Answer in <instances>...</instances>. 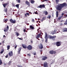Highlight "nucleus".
<instances>
[{
  "label": "nucleus",
  "instance_id": "1",
  "mask_svg": "<svg viewBox=\"0 0 67 67\" xmlns=\"http://www.w3.org/2000/svg\"><path fill=\"white\" fill-rule=\"evenodd\" d=\"M66 6L67 5H66V3H64L62 4L59 3L58 5H56V8L57 10L60 11L62 10L63 8H64V7H66Z\"/></svg>",
  "mask_w": 67,
  "mask_h": 67
},
{
  "label": "nucleus",
  "instance_id": "2",
  "mask_svg": "<svg viewBox=\"0 0 67 67\" xmlns=\"http://www.w3.org/2000/svg\"><path fill=\"white\" fill-rule=\"evenodd\" d=\"M43 67H48V63L46 62H45L43 64Z\"/></svg>",
  "mask_w": 67,
  "mask_h": 67
},
{
  "label": "nucleus",
  "instance_id": "3",
  "mask_svg": "<svg viewBox=\"0 0 67 67\" xmlns=\"http://www.w3.org/2000/svg\"><path fill=\"white\" fill-rule=\"evenodd\" d=\"M9 26L7 25L6 27L4 28V31L5 32H7L9 30Z\"/></svg>",
  "mask_w": 67,
  "mask_h": 67
},
{
  "label": "nucleus",
  "instance_id": "4",
  "mask_svg": "<svg viewBox=\"0 0 67 67\" xmlns=\"http://www.w3.org/2000/svg\"><path fill=\"white\" fill-rule=\"evenodd\" d=\"M49 53L51 54H55L56 53V51H54V50H51L49 51Z\"/></svg>",
  "mask_w": 67,
  "mask_h": 67
},
{
  "label": "nucleus",
  "instance_id": "5",
  "mask_svg": "<svg viewBox=\"0 0 67 67\" xmlns=\"http://www.w3.org/2000/svg\"><path fill=\"white\" fill-rule=\"evenodd\" d=\"M9 21L11 23H13V24H14V23H16V20H14L13 21L12 19H10Z\"/></svg>",
  "mask_w": 67,
  "mask_h": 67
},
{
  "label": "nucleus",
  "instance_id": "6",
  "mask_svg": "<svg viewBox=\"0 0 67 67\" xmlns=\"http://www.w3.org/2000/svg\"><path fill=\"white\" fill-rule=\"evenodd\" d=\"M27 48L29 51H31L32 49V47L31 45H29L27 47Z\"/></svg>",
  "mask_w": 67,
  "mask_h": 67
},
{
  "label": "nucleus",
  "instance_id": "7",
  "mask_svg": "<svg viewBox=\"0 0 67 67\" xmlns=\"http://www.w3.org/2000/svg\"><path fill=\"white\" fill-rule=\"evenodd\" d=\"M8 54L10 57L13 56V51H11L10 52H9L8 53Z\"/></svg>",
  "mask_w": 67,
  "mask_h": 67
},
{
  "label": "nucleus",
  "instance_id": "8",
  "mask_svg": "<svg viewBox=\"0 0 67 67\" xmlns=\"http://www.w3.org/2000/svg\"><path fill=\"white\" fill-rule=\"evenodd\" d=\"M56 36H48V37L49 38L51 39L52 38V39H55V38H56Z\"/></svg>",
  "mask_w": 67,
  "mask_h": 67
},
{
  "label": "nucleus",
  "instance_id": "9",
  "mask_svg": "<svg viewBox=\"0 0 67 67\" xmlns=\"http://www.w3.org/2000/svg\"><path fill=\"white\" fill-rule=\"evenodd\" d=\"M41 33L42 32L41 31V33H40L39 34L37 35V36H36V38H37V39H38V40H39V39H38V38L40 37L41 36Z\"/></svg>",
  "mask_w": 67,
  "mask_h": 67
},
{
  "label": "nucleus",
  "instance_id": "10",
  "mask_svg": "<svg viewBox=\"0 0 67 67\" xmlns=\"http://www.w3.org/2000/svg\"><path fill=\"white\" fill-rule=\"evenodd\" d=\"M42 60H45L46 59H47V57L46 56H43L42 57Z\"/></svg>",
  "mask_w": 67,
  "mask_h": 67
},
{
  "label": "nucleus",
  "instance_id": "11",
  "mask_svg": "<svg viewBox=\"0 0 67 67\" xmlns=\"http://www.w3.org/2000/svg\"><path fill=\"white\" fill-rule=\"evenodd\" d=\"M56 44L57 46H60L61 45V43H60V42H57L56 43Z\"/></svg>",
  "mask_w": 67,
  "mask_h": 67
},
{
  "label": "nucleus",
  "instance_id": "12",
  "mask_svg": "<svg viewBox=\"0 0 67 67\" xmlns=\"http://www.w3.org/2000/svg\"><path fill=\"white\" fill-rule=\"evenodd\" d=\"M45 5L43 4L42 5H40L39 6H38V8H44L45 7Z\"/></svg>",
  "mask_w": 67,
  "mask_h": 67
},
{
  "label": "nucleus",
  "instance_id": "13",
  "mask_svg": "<svg viewBox=\"0 0 67 67\" xmlns=\"http://www.w3.org/2000/svg\"><path fill=\"white\" fill-rule=\"evenodd\" d=\"M25 3L26 4H27V5H28L29 7H30V2H29V1H26Z\"/></svg>",
  "mask_w": 67,
  "mask_h": 67
},
{
  "label": "nucleus",
  "instance_id": "14",
  "mask_svg": "<svg viewBox=\"0 0 67 67\" xmlns=\"http://www.w3.org/2000/svg\"><path fill=\"white\" fill-rule=\"evenodd\" d=\"M22 49V48H19L18 49V54H21V51Z\"/></svg>",
  "mask_w": 67,
  "mask_h": 67
},
{
  "label": "nucleus",
  "instance_id": "15",
  "mask_svg": "<svg viewBox=\"0 0 67 67\" xmlns=\"http://www.w3.org/2000/svg\"><path fill=\"white\" fill-rule=\"evenodd\" d=\"M9 4V2H7V3L4 4H3V5L4 8H5V7H6L7 5H8V4Z\"/></svg>",
  "mask_w": 67,
  "mask_h": 67
},
{
  "label": "nucleus",
  "instance_id": "16",
  "mask_svg": "<svg viewBox=\"0 0 67 67\" xmlns=\"http://www.w3.org/2000/svg\"><path fill=\"white\" fill-rule=\"evenodd\" d=\"M34 27L33 26L30 25L29 30H34Z\"/></svg>",
  "mask_w": 67,
  "mask_h": 67
},
{
  "label": "nucleus",
  "instance_id": "17",
  "mask_svg": "<svg viewBox=\"0 0 67 67\" xmlns=\"http://www.w3.org/2000/svg\"><path fill=\"white\" fill-rule=\"evenodd\" d=\"M45 39H48V35H47V34L46 32L45 33Z\"/></svg>",
  "mask_w": 67,
  "mask_h": 67
},
{
  "label": "nucleus",
  "instance_id": "18",
  "mask_svg": "<svg viewBox=\"0 0 67 67\" xmlns=\"http://www.w3.org/2000/svg\"><path fill=\"white\" fill-rule=\"evenodd\" d=\"M22 47L23 48H24V49H26L27 48V46H26V45H24V44H22Z\"/></svg>",
  "mask_w": 67,
  "mask_h": 67
},
{
  "label": "nucleus",
  "instance_id": "19",
  "mask_svg": "<svg viewBox=\"0 0 67 67\" xmlns=\"http://www.w3.org/2000/svg\"><path fill=\"white\" fill-rule=\"evenodd\" d=\"M62 31L63 32H67V28H64L62 29Z\"/></svg>",
  "mask_w": 67,
  "mask_h": 67
},
{
  "label": "nucleus",
  "instance_id": "20",
  "mask_svg": "<svg viewBox=\"0 0 67 67\" xmlns=\"http://www.w3.org/2000/svg\"><path fill=\"white\" fill-rule=\"evenodd\" d=\"M43 13L45 14L46 15H47L48 14V12H47L46 10L44 11L43 12Z\"/></svg>",
  "mask_w": 67,
  "mask_h": 67
},
{
  "label": "nucleus",
  "instance_id": "21",
  "mask_svg": "<svg viewBox=\"0 0 67 67\" xmlns=\"http://www.w3.org/2000/svg\"><path fill=\"white\" fill-rule=\"evenodd\" d=\"M59 13V12L57 11L56 12V15L57 18H58V16L59 15V14L58 13Z\"/></svg>",
  "mask_w": 67,
  "mask_h": 67
},
{
  "label": "nucleus",
  "instance_id": "22",
  "mask_svg": "<svg viewBox=\"0 0 67 67\" xmlns=\"http://www.w3.org/2000/svg\"><path fill=\"white\" fill-rule=\"evenodd\" d=\"M47 19H50L51 18V15H48V16L47 17Z\"/></svg>",
  "mask_w": 67,
  "mask_h": 67
},
{
  "label": "nucleus",
  "instance_id": "23",
  "mask_svg": "<svg viewBox=\"0 0 67 67\" xmlns=\"http://www.w3.org/2000/svg\"><path fill=\"white\" fill-rule=\"evenodd\" d=\"M30 2L32 4H33L35 2V1L33 0H30Z\"/></svg>",
  "mask_w": 67,
  "mask_h": 67
},
{
  "label": "nucleus",
  "instance_id": "24",
  "mask_svg": "<svg viewBox=\"0 0 67 67\" xmlns=\"http://www.w3.org/2000/svg\"><path fill=\"white\" fill-rule=\"evenodd\" d=\"M40 48V49H42V48H43V45H42V44H41Z\"/></svg>",
  "mask_w": 67,
  "mask_h": 67
},
{
  "label": "nucleus",
  "instance_id": "25",
  "mask_svg": "<svg viewBox=\"0 0 67 67\" xmlns=\"http://www.w3.org/2000/svg\"><path fill=\"white\" fill-rule=\"evenodd\" d=\"M7 50H9V49H10V46L8 45L7 46Z\"/></svg>",
  "mask_w": 67,
  "mask_h": 67
},
{
  "label": "nucleus",
  "instance_id": "26",
  "mask_svg": "<svg viewBox=\"0 0 67 67\" xmlns=\"http://www.w3.org/2000/svg\"><path fill=\"white\" fill-rule=\"evenodd\" d=\"M19 5H20V4H17L15 6L16 8H19Z\"/></svg>",
  "mask_w": 67,
  "mask_h": 67
},
{
  "label": "nucleus",
  "instance_id": "27",
  "mask_svg": "<svg viewBox=\"0 0 67 67\" xmlns=\"http://www.w3.org/2000/svg\"><path fill=\"white\" fill-rule=\"evenodd\" d=\"M33 54L34 55H36V52L35 51L33 53Z\"/></svg>",
  "mask_w": 67,
  "mask_h": 67
},
{
  "label": "nucleus",
  "instance_id": "28",
  "mask_svg": "<svg viewBox=\"0 0 67 67\" xmlns=\"http://www.w3.org/2000/svg\"><path fill=\"white\" fill-rule=\"evenodd\" d=\"M8 11V10L7 9V8H5V11L6 13H7V11Z\"/></svg>",
  "mask_w": 67,
  "mask_h": 67
},
{
  "label": "nucleus",
  "instance_id": "29",
  "mask_svg": "<svg viewBox=\"0 0 67 67\" xmlns=\"http://www.w3.org/2000/svg\"><path fill=\"white\" fill-rule=\"evenodd\" d=\"M64 25H67V19H66V21L64 23Z\"/></svg>",
  "mask_w": 67,
  "mask_h": 67
},
{
  "label": "nucleus",
  "instance_id": "30",
  "mask_svg": "<svg viewBox=\"0 0 67 67\" xmlns=\"http://www.w3.org/2000/svg\"><path fill=\"white\" fill-rule=\"evenodd\" d=\"M62 16H60L58 18V20L59 21L60 20L62 19Z\"/></svg>",
  "mask_w": 67,
  "mask_h": 67
},
{
  "label": "nucleus",
  "instance_id": "31",
  "mask_svg": "<svg viewBox=\"0 0 67 67\" xmlns=\"http://www.w3.org/2000/svg\"><path fill=\"white\" fill-rule=\"evenodd\" d=\"M4 52V49H2V51H1L0 52L1 54H2L3 53V52Z\"/></svg>",
  "mask_w": 67,
  "mask_h": 67
},
{
  "label": "nucleus",
  "instance_id": "32",
  "mask_svg": "<svg viewBox=\"0 0 67 67\" xmlns=\"http://www.w3.org/2000/svg\"><path fill=\"white\" fill-rule=\"evenodd\" d=\"M2 60L1 59H0V65H1L2 64Z\"/></svg>",
  "mask_w": 67,
  "mask_h": 67
},
{
  "label": "nucleus",
  "instance_id": "33",
  "mask_svg": "<svg viewBox=\"0 0 67 67\" xmlns=\"http://www.w3.org/2000/svg\"><path fill=\"white\" fill-rule=\"evenodd\" d=\"M8 21V20L6 19V20H5L4 21V22H5V23H7V21Z\"/></svg>",
  "mask_w": 67,
  "mask_h": 67
},
{
  "label": "nucleus",
  "instance_id": "34",
  "mask_svg": "<svg viewBox=\"0 0 67 67\" xmlns=\"http://www.w3.org/2000/svg\"><path fill=\"white\" fill-rule=\"evenodd\" d=\"M55 33L54 32V31H52L51 32V34H52V35H54V34H55Z\"/></svg>",
  "mask_w": 67,
  "mask_h": 67
},
{
  "label": "nucleus",
  "instance_id": "35",
  "mask_svg": "<svg viewBox=\"0 0 67 67\" xmlns=\"http://www.w3.org/2000/svg\"><path fill=\"white\" fill-rule=\"evenodd\" d=\"M12 62V61H9V63H8L9 64V65H10V64H11V63Z\"/></svg>",
  "mask_w": 67,
  "mask_h": 67
},
{
  "label": "nucleus",
  "instance_id": "36",
  "mask_svg": "<svg viewBox=\"0 0 67 67\" xmlns=\"http://www.w3.org/2000/svg\"><path fill=\"white\" fill-rule=\"evenodd\" d=\"M48 39H46V40H45V42L46 43H47V41L48 40Z\"/></svg>",
  "mask_w": 67,
  "mask_h": 67
},
{
  "label": "nucleus",
  "instance_id": "37",
  "mask_svg": "<svg viewBox=\"0 0 67 67\" xmlns=\"http://www.w3.org/2000/svg\"><path fill=\"white\" fill-rule=\"evenodd\" d=\"M16 35H17V36H18L19 35V33L17 32L16 33Z\"/></svg>",
  "mask_w": 67,
  "mask_h": 67
},
{
  "label": "nucleus",
  "instance_id": "38",
  "mask_svg": "<svg viewBox=\"0 0 67 67\" xmlns=\"http://www.w3.org/2000/svg\"><path fill=\"white\" fill-rule=\"evenodd\" d=\"M27 55H28V56H30H30H31V55L30 54H27Z\"/></svg>",
  "mask_w": 67,
  "mask_h": 67
},
{
  "label": "nucleus",
  "instance_id": "39",
  "mask_svg": "<svg viewBox=\"0 0 67 67\" xmlns=\"http://www.w3.org/2000/svg\"><path fill=\"white\" fill-rule=\"evenodd\" d=\"M8 56H9V55H8V54H7L5 56V58H8Z\"/></svg>",
  "mask_w": 67,
  "mask_h": 67
},
{
  "label": "nucleus",
  "instance_id": "40",
  "mask_svg": "<svg viewBox=\"0 0 67 67\" xmlns=\"http://www.w3.org/2000/svg\"><path fill=\"white\" fill-rule=\"evenodd\" d=\"M26 14L27 15H28V16H29V15H30V14H29V13H26Z\"/></svg>",
  "mask_w": 67,
  "mask_h": 67
},
{
  "label": "nucleus",
  "instance_id": "41",
  "mask_svg": "<svg viewBox=\"0 0 67 67\" xmlns=\"http://www.w3.org/2000/svg\"><path fill=\"white\" fill-rule=\"evenodd\" d=\"M55 1L57 3L59 2L58 0H55Z\"/></svg>",
  "mask_w": 67,
  "mask_h": 67
},
{
  "label": "nucleus",
  "instance_id": "42",
  "mask_svg": "<svg viewBox=\"0 0 67 67\" xmlns=\"http://www.w3.org/2000/svg\"><path fill=\"white\" fill-rule=\"evenodd\" d=\"M19 38V40H23V39L22 38Z\"/></svg>",
  "mask_w": 67,
  "mask_h": 67
},
{
  "label": "nucleus",
  "instance_id": "43",
  "mask_svg": "<svg viewBox=\"0 0 67 67\" xmlns=\"http://www.w3.org/2000/svg\"><path fill=\"white\" fill-rule=\"evenodd\" d=\"M17 1L19 3H20V2H21V1H20V0H18Z\"/></svg>",
  "mask_w": 67,
  "mask_h": 67
},
{
  "label": "nucleus",
  "instance_id": "44",
  "mask_svg": "<svg viewBox=\"0 0 67 67\" xmlns=\"http://www.w3.org/2000/svg\"><path fill=\"white\" fill-rule=\"evenodd\" d=\"M16 47H17V46L16 45V46H15L14 47V49H16Z\"/></svg>",
  "mask_w": 67,
  "mask_h": 67
},
{
  "label": "nucleus",
  "instance_id": "45",
  "mask_svg": "<svg viewBox=\"0 0 67 67\" xmlns=\"http://www.w3.org/2000/svg\"><path fill=\"white\" fill-rule=\"evenodd\" d=\"M64 13H62V15L61 16H62H62H63V15H64Z\"/></svg>",
  "mask_w": 67,
  "mask_h": 67
},
{
  "label": "nucleus",
  "instance_id": "46",
  "mask_svg": "<svg viewBox=\"0 0 67 67\" xmlns=\"http://www.w3.org/2000/svg\"><path fill=\"white\" fill-rule=\"evenodd\" d=\"M63 23H60V25H63Z\"/></svg>",
  "mask_w": 67,
  "mask_h": 67
},
{
  "label": "nucleus",
  "instance_id": "47",
  "mask_svg": "<svg viewBox=\"0 0 67 67\" xmlns=\"http://www.w3.org/2000/svg\"><path fill=\"white\" fill-rule=\"evenodd\" d=\"M25 17H27V14H25Z\"/></svg>",
  "mask_w": 67,
  "mask_h": 67
},
{
  "label": "nucleus",
  "instance_id": "48",
  "mask_svg": "<svg viewBox=\"0 0 67 67\" xmlns=\"http://www.w3.org/2000/svg\"><path fill=\"white\" fill-rule=\"evenodd\" d=\"M45 18L43 17L42 19V20L44 21V20H45Z\"/></svg>",
  "mask_w": 67,
  "mask_h": 67
},
{
  "label": "nucleus",
  "instance_id": "49",
  "mask_svg": "<svg viewBox=\"0 0 67 67\" xmlns=\"http://www.w3.org/2000/svg\"><path fill=\"white\" fill-rule=\"evenodd\" d=\"M35 14H38V13H37V12H35Z\"/></svg>",
  "mask_w": 67,
  "mask_h": 67
},
{
  "label": "nucleus",
  "instance_id": "50",
  "mask_svg": "<svg viewBox=\"0 0 67 67\" xmlns=\"http://www.w3.org/2000/svg\"><path fill=\"white\" fill-rule=\"evenodd\" d=\"M17 67H23V66H18Z\"/></svg>",
  "mask_w": 67,
  "mask_h": 67
},
{
  "label": "nucleus",
  "instance_id": "51",
  "mask_svg": "<svg viewBox=\"0 0 67 67\" xmlns=\"http://www.w3.org/2000/svg\"><path fill=\"white\" fill-rule=\"evenodd\" d=\"M53 32H54V33H56V31L55 30H54V31H53Z\"/></svg>",
  "mask_w": 67,
  "mask_h": 67
},
{
  "label": "nucleus",
  "instance_id": "52",
  "mask_svg": "<svg viewBox=\"0 0 67 67\" xmlns=\"http://www.w3.org/2000/svg\"><path fill=\"white\" fill-rule=\"evenodd\" d=\"M24 32H26V30H25V29L24 30Z\"/></svg>",
  "mask_w": 67,
  "mask_h": 67
},
{
  "label": "nucleus",
  "instance_id": "53",
  "mask_svg": "<svg viewBox=\"0 0 67 67\" xmlns=\"http://www.w3.org/2000/svg\"><path fill=\"white\" fill-rule=\"evenodd\" d=\"M32 22H34V19H32Z\"/></svg>",
  "mask_w": 67,
  "mask_h": 67
},
{
  "label": "nucleus",
  "instance_id": "54",
  "mask_svg": "<svg viewBox=\"0 0 67 67\" xmlns=\"http://www.w3.org/2000/svg\"><path fill=\"white\" fill-rule=\"evenodd\" d=\"M31 43H33V41H32V40L31 41Z\"/></svg>",
  "mask_w": 67,
  "mask_h": 67
},
{
  "label": "nucleus",
  "instance_id": "55",
  "mask_svg": "<svg viewBox=\"0 0 67 67\" xmlns=\"http://www.w3.org/2000/svg\"><path fill=\"white\" fill-rule=\"evenodd\" d=\"M43 21H44V20H43V19H42L41 21L42 22Z\"/></svg>",
  "mask_w": 67,
  "mask_h": 67
},
{
  "label": "nucleus",
  "instance_id": "56",
  "mask_svg": "<svg viewBox=\"0 0 67 67\" xmlns=\"http://www.w3.org/2000/svg\"><path fill=\"white\" fill-rule=\"evenodd\" d=\"M3 36V37H4L5 38L6 37V36H5V35H4Z\"/></svg>",
  "mask_w": 67,
  "mask_h": 67
},
{
  "label": "nucleus",
  "instance_id": "57",
  "mask_svg": "<svg viewBox=\"0 0 67 67\" xmlns=\"http://www.w3.org/2000/svg\"><path fill=\"white\" fill-rule=\"evenodd\" d=\"M12 5L13 7H14L15 6V5H14V4H13Z\"/></svg>",
  "mask_w": 67,
  "mask_h": 67
},
{
  "label": "nucleus",
  "instance_id": "58",
  "mask_svg": "<svg viewBox=\"0 0 67 67\" xmlns=\"http://www.w3.org/2000/svg\"><path fill=\"white\" fill-rule=\"evenodd\" d=\"M63 20H62L60 22H63Z\"/></svg>",
  "mask_w": 67,
  "mask_h": 67
},
{
  "label": "nucleus",
  "instance_id": "59",
  "mask_svg": "<svg viewBox=\"0 0 67 67\" xmlns=\"http://www.w3.org/2000/svg\"><path fill=\"white\" fill-rule=\"evenodd\" d=\"M44 1H48V0H44Z\"/></svg>",
  "mask_w": 67,
  "mask_h": 67
},
{
  "label": "nucleus",
  "instance_id": "60",
  "mask_svg": "<svg viewBox=\"0 0 67 67\" xmlns=\"http://www.w3.org/2000/svg\"><path fill=\"white\" fill-rule=\"evenodd\" d=\"M38 30H39V29H38L37 30V31H38Z\"/></svg>",
  "mask_w": 67,
  "mask_h": 67
},
{
  "label": "nucleus",
  "instance_id": "61",
  "mask_svg": "<svg viewBox=\"0 0 67 67\" xmlns=\"http://www.w3.org/2000/svg\"><path fill=\"white\" fill-rule=\"evenodd\" d=\"M42 50H41V51H40V52H42Z\"/></svg>",
  "mask_w": 67,
  "mask_h": 67
},
{
  "label": "nucleus",
  "instance_id": "62",
  "mask_svg": "<svg viewBox=\"0 0 67 67\" xmlns=\"http://www.w3.org/2000/svg\"><path fill=\"white\" fill-rule=\"evenodd\" d=\"M38 20H40V19L39 18V19H38Z\"/></svg>",
  "mask_w": 67,
  "mask_h": 67
},
{
  "label": "nucleus",
  "instance_id": "63",
  "mask_svg": "<svg viewBox=\"0 0 67 67\" xmlns=\"http://www.w3.org/2000/svg\"><path fill=\"white\" fill-rule=\"evenodd\" d=\"M3 43H4V41H3V42H2Z\"/></svg>",
  "mask_w": 67,
  "mask_h": 67
},
{
  "label": "nucleus",
  "instance_id": "64",
  "mask_svg": "<svg viewBox=\"0 0 67 67\" xmlns=\"http://www.w3.org/2000/svg\"><path fill=\"white\" fill-rule=\"evenodd\" d=\"M41 34H42V35H43V33H42Z\"/></svg>",
  "mask_w": 67,
  "mask_h": 67
}]
</instances>
